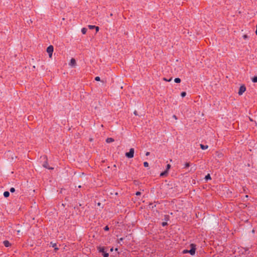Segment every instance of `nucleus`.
I'll return each mask as SVG.
<instances>
[{
	"instance_id": "5701e85b",
	"label": "nucleus",
	"mask_w": 257,
	"mask_h": 257,
	"mask_svg": "<svg viewBox=\"0 0 257 257\" xmlns=\"http://www.w3.org/2000/svg\"><path fill=\"white\" fill-rule=\"evenodd\" d=\"M189 166H190L189 163H186L185 164V168H188L189 167Z\"/></svg>"
},
{
	"instance_id": "393cba45",
	"label": "nucleus",
	"mask_w": 257,
	"mask_h": 257,
	"mask_svg": "<svg viewBox=\"0 0 257 257\" xmlns=\"http://www.w3.org/2000/svg\"><path fill=\"white\" fill-rule=\"evenodd\" d=\"M95 80L96 81H100V77H99L97 76V77H96L95 78Z\"/></svg>"
},
{
	"instance_id": "4468645a",
	"label": "nucleus",
	"mask_w": 257,
	"mask_h": 257,
	"mask_svg": "<svg viewBox=\"0 0 257 257\" xmlns=\"http://www.w3.org/2000/svg\"><path fill=\"white\" fill-rule=\"evenodd\" d=\"M174 81L176 83H180L181 82V79L179 78H176L174 79Z\"/></svg>"
},
{
	"instance_id": "f8f14e48",
	"label": "nucleus",
	"mask_w": 257,
	"mask_h": 257,
	"mask_svg": "<svg viewBox=\"0 0 257 257\" xmlns=\"http://www.w3.org/2000/svg\"><path fill=\"white\" fill-rule=\"evenodd\" d=\"M9 195H10V193L8 191H5L4 193V196L5 197H8L9 196Z\"/></svg>"
},
{
	"instance_id": "473e14b6",
	"label": "nucleus",
	"mask_w": 257,
	"mask_h": 257,
	"mask_svg": "<svg viewBox=\"0 0 257 257\" xmlns=\"http://www.w3.org/2000/svg\"><path fill=\"white\" fill-rule=\"evenodd\" d=\"M173 118H174L175 119H177V117H176V116L175 115H174L173 116Z\"/></svg>"
},
{
	"instance_id": "a878e982",
	"label": "nucleus",
	"mask_w": 257,
	"mask_h": 257,
	"mask_svg": "<svg viewBox=\"0 0 257 257\" xmlns=\"http://www.w3.org/2000/svg\"><path fill=\"white\" fill-rule=\"evenodd\" d=\"M182 252L183 253H188V250H187V249H185V250H183Z\"/></svg>"
},
{
	"instance_id": "412c9836",
	"label": "nucleus",
	"mask_w": 257,
	"mask_h": 257,
	"mask_svg": "<svg viewBox=\"0 0 257 257\" xmlns=\"http://www.w3.org/2000/svg\"><path fill=\"white\" fill-rule=\"evenodd\" d=\"M243 38L244 39H246L248 38V35L245 34V35H243V36H242Z\"/></svg>"
},
{
	"instance_id": "72a5a7b5",
	"label": "nucleus",
	"mask_w": 257,
	"mask_h": 257,
	"mask_svg": "<svg viewBox=\"0 0 257 257\" xmlns=\"http://www.w3.org/2000/svg\"><path fill=\"white\" fill-rule=\"evenodd\" d=\"M255 34H256V35H257V25H256V26Z\"/></svg>"
},
{
	"instance_id": "ddd939ff",
	"label": "nucleus",
	"mask_w": 257,
	"mask_h": 257,
	"mask_svg": "<svg viewBox=\"0 0 257 257\" xmlns=\"http://www.w3.org/2000/svg\"><path fill=\"white\" fill-rule=\"evenodd\" d=\"M81 32L83 34H85L87 32V29L85 28H82L81 30Z\"/></svg>"
},
{
	"instance_id": "b1692460",
	"label": "nucleus",
	"mask_w": 257,
	"mask_h": 257,
	"mask_svg": "<svg viewBox=\"0 0 257 257\" xmlns=\"http://www.w3.org/2000/svg\"><path fill=\"white\" fill-rule=\"evenodd\" d=\"M10 191L11 192H14L15 191V189L14 188L12 187L10 189Z\"/></svg>"
},
{
	"instance_id": "f257e3e1",
	"label": "nucleus",
	"mask_w": 257,
	"mask_h": 257,
	"mask_svg": "<svg viewBox=\"0 0 257 257\" xmlns=\"http://www.w3.org/2000/svg\"><path fill=\"white\" fill-rule=\"evenodd\" d=\"M190 246L191 249L188 250V253H189L192 255H194L196 250V245L192 243L190 245Z\"/></svg>"
},
{
	"instance_id": "423d86ee",
	"label": "nucleus",
	"mask_w": 257,
	"mask_h": 257,
	"mask_svg": "<svg viewBox=\"0 0 257 257\" xmlns=\"http://www.w3.org/2000/svg\"><path fill=\"white\" fill-rule=\"evenodd\" d=\"M170 167H171V165L170 164H168L167 165L166 170L165 171L161 173V174H160V176H164L166 175L167 174L168 171L170 169Z\"/></svg>"
},
{
	"instance_id": "a211bd4d",
	"label": "nucleus",
	"mask_w": 257,
	"mask_h": 257,
	"mask_svg": "<svg viewBox=\"0 0 257 257\" xmlns=\"http://www.w3.org/2000/svg\"><path fill=\"white\" fill-rule=\"evenodd\" d=\"M144 166L145 167H148L149 166V163L147 162H145L144 163Z\"/></svg>"
},
{
	"instance_id": "9b49d317",
	"label": "nucleus",
	"mask_w": 257,
	"mask_h": 257,
	"mask_svg": "<svg viewBox=\"0 0 257 257\" xmlns=\"http://www.w3.org/2000/svg\"><path fill=\"white\" fill-rule=\"evenodd\" d=\"M200 146L202 150H206V149H207L208 148V146H207V145H202V144H200Z\"/></svg>"
},
{
	"instance_id": "c9c22d12",
	"label": "nucleus",
	"mask_w": 257,
	"mask_h": 257,
	"mask_svg": "<svg viewBox=\"0 0 257 257\" xmlns=\"http://www.w3.org/2000/svg\"><path fill=\"white\" fill-rule=\"evenodd\" d=\"M55 245H56V244H53V247H55Z\"/></svg>"
},
{
	"instance_id": "6ab92c4d",
	"label": "nucleus",
	"mask_w": 257,
	"mask_h": 257,
	"mask_svg": "<svg viewBox=\"0 0 257 257\" xmlns=\"http://www.w3.org/2000/svg\"><path fill=\"white\" fill-rule=\"evenodd\" d=\"M102 254H103V255L104 257H108V253L106 252H104Z\"/></svg>"
},
{
	"instance_id": "39448f33",
	"label": "nucleus",
	"mask_w": 257,
	"mask_h": 257,
	"mask_svg": "<svg viewBox=\"0 0 257 257\" xmlns=\"http://www.w3.org/2000/svg\"><path fill=\"white\" fill-rule=\"evenodd\" d=\"M69 65L72 67H75L76 65V60L74 58H72L70 60Z\"/></svg>"
},
{
	"instance_id": "f3484780",
	"label": "nucleus",
	"mask_w": 257,
	"mask_h": 257,
	"mask_svg": "<svg viewBox=\"0 0 257 257\" xmlns=\"http://www.w3.org/2000/svg\"><path fill=\"white\" fill-rule=\"evenodd\" d=\"M186 95V93L185 92H182L181 93V96L182 97H185Z\"/></svg>"
},
{
	"instance_id": "7c9ffc66",
	"label": "nucleus",
	"mask_w": 257,
	"mask_h": 257,
	"mask_svg": "<svg viewBox=\"0 0 257 257\" xmlns=\"http://www.w3.org/2000/svg\"><path fill=\"white\" fill-rule=\"evenodd\" d=\"M136 194V195H141V192H137Z\"/></svg>"
},
{
	"instance_id": "f704fd0d",
	"label": "nucleus",
	"mask_w": 257,
	"mask_h": 257,
	"mask_svg": "<svg viewBox=\"0 0 257 257\" xmlns=\"http://www.w3.org/2000/svg\"><path fill=\"white\" fill-rule=\"evenodd\" d=\"M134 114H135V115H137V112H136V111H135V112H134Z\"/></svg>"
},
{
	"instance_id": "f03ea898",
	"label": "nucleus",
	"mask_w": 257,
	"mask_h": 257,
	"mask_svg": "<svg viewBox=\"0 0 257 257\" xmlns=\"http://www.w3.org/2000/svg\"><path fill=\"white\" fill-rule=\"evenodd\" d=\"M134 149L133 148H131L129 152H127L125 153V156L128 158H132L134 157Z\"/></svg>"
},
{
	"instance_id": "9d476101",
	"label": "nucleus",
	"mask_w": 257,
	"mask_h": 257,
	"mask_svg": "<svg viewBox=\"0 0 257 257\" xmlns=\"http://www.w3.org/2000/svg\"><path fill=\"white\" fill-rule=\"evenodd\" d=\"M113 141H114V140L111 138H107L106 140V142L107 143H110L113 142Z\"/></svg>"
},
{
	"instance_id": "0eeeda50",
	"label": "nucleus",
	"mask_w": 257,
	"mask_h": 257,
	"mask_svg": "<svg viewBox=\"0 0 257 257\" xmlns=\"http://www.w3.org/2000/svg\"><path fill=\"white\" fill-rule=\"evenodd\" d=\"M98 249L99 250V252H102V253H103L104 252H105V248L104 247H101V246H99L98 247Z\"/></svg>"
},
{
	"instance_id": "7ed1b4c3",
	"label": "nucleus",
	"mask_w": 257,
	"mask_h": 257,
	"mask_svg": "<svg viewBox=\"0 0 257 257\" xmlns=\"http://www.w3.org/2000/svg\"><path fill=\"white\" fill-rule=\"evenodd\" d=\"M47 52L49 54V57H51L53 52V47L51 45L49 46L47 49Z\"/></svg>"
},
{
	"instance_id": "dca6fc26",
	"label": "nucleus",
	"mask_w": 257,
	"mask_h": 257,
	"mask_svg": "<svg viewBox=\"0 0 257 257\" xmlns=\"http://www.w3.org/2000/svg\"><path fill=\"white\" fill-rule=\"evenodd\" d=\"M205 179L206 180H210L211 179V177L210 176L209 174H208L207 175H206L205 177Z\"/></svg>"
},
{
	"instance_id": "c756f323",
	"label": "nucleus",
	"mask_w": 257,
	"mask_h": 257,
	"mask_svg": "<svg viewBox=\"0 0 257 257\" xmlns=\"http://www.w3.org/2000/svg\"><path fill=\"white\" fill-rule=\"evenodd\" d=\"M108 229H109V228H108V227L107 226H105L104 227V230H108Z\"/></svg>"
},
{
	"instance_id": "2eb2a0df",
	"label": "nucleus",
	"mask_w": 257,
	"mask_h": 257,
	"mask_svg": "<svg viewBox=\"0 0 257 257\" xmlns=\"http://www.w3.org/2000/svg\"><path fill=\"white\" fill-rule=\"evenodd\" d=\"M252 81L253 82H257V76H255L252 78Z\"/></svg>"
},
{
	"instance_id": "cd10ccee",
	"label": "nucleus",
	"mask_w": 257,
	"mask_h": 257,
	"mask_svg": "<svg viewBox=\"0 0 257 257\" xmlns=\"http://www.w3.org/2000/svg\"><path fill=\"white\" fill-rule=\"evenodd\" d=\"M162 224V226H165L167 224V223L166 222H163Z\"/></svg>"
},
{
	"instance_id": "1a4fd4ad",
	"label": "nucleus",
	"mask_w": 257,
	"mask_h": 257,
	"mask_svg": "<svg viewBox=\"0 0 257 257\" xmlns=\"http://www.w3.org/2000/svg\"><path fill=\"white\" fill-rule=\"evenodd\" d=\"M4 244L5 245V246L6 247H9V246H10V243L9 242V241L8 240H5L4 241Z\"/></svg>"
},
{
	"instance_id": "bb28decb",
	"label": "nucleus",
	"mask_w": 257,
	"mask_h": 257,
	"mask_svg": "<svg viewBox=\"0 0 257 257\" xmlns=\"http://www.w3.org/2000/svg\"><path fill=\"white\" fill-rule=\"evenodd\" d=\"M164 80H165V81H171L172 78H170V79H166V78H164Z\"/></svg>"
},
{
	"instance_id": "2f4dec72",
	"label": "nucleus",
	"mask_w": 257,
	"mask_h": 257,
	"mask_svg": "<svg viewBox=\"0 0 257 257\" xmlns=\"http://www.w3.org/2000/svg\"><path fill=\"white\" fill-rule=\"evenodd\" d=\"M149 155H150V152H147V153H146V155L147 156H149Z\"/></svg>"
},
{
	"instance_id": "c85d7f7f",
	"label": "nucleus",
	"mask_w": 257,
	"mask_h": 257,
	"mask_svg": "<svg viewBox=\"0 0 257 257\" xmlns=\"http://www.w3.org/2000/svg\"><path fill=\"white\" fill-rule=\"evenodd\" d=\"M94 28L95 29L96 32L98 31V30H99V27H98L95 26Z\"/></svg>"
},
{
	"instance_id": "aec40b11",
	"label": "nucleus",
	"mask_w": 257,
	"mask_h": 257,
	"mask_svg": "<svg viewBox=\"0 0 257 257\" xmlns=\"http://www.w3.org/2000/svg\"><path fill=\"white\" fill-rule=\"evenodd\" d=\"M88 28L90 29H93L95 27V26H93V25H88Z\"/></svg>"
},
{
	"instance_id": "20e7f679",
	"label": "nucleus",
	"mask_w": 257,
	"mask_h": 257,
	"mask_svg": "<svg viewBox=\"0 0 257 257\" xmlns=\"http://www.w3.org/2000/svg\"><path fill=\"white\" fill-rule=\"evenodd\" d=\"M246 90L245 87L244 85H242L240 87L239 91L238 92L239 95H241L245 92Z\"/></svg>"
},
{
	"instance_id": "6e6552de",
	"label": "nucleus",
	"mask_w": 257,
	"mask_h": 257,
	"mask_svg": "<svg viewBox=\"0 0 257 257\" xmlns=\"http://www.w3.org/2000/svg\"><path fill=\"white\" fill-rule=\"evenodd\" d=\"M43 166L44 168H47L48 169H53V168H49L48 167V164L47 162L44 163L43 165Z\"/></svg>"
},
{
	"instance_id": "4be33fe9",
	"label": "nucleus",
	"mask_w": 257,
	"mask_h": 257,
	"mask_svg": "<svg viewBox=\"0 0 257 257\" xmlns=\"http://www.w3.org/2000/svg\"><path fill=\"white\" fill-rule=\"evenodd\" d=\"M123 238H122V237L120 238L118 241V243H121V242L123 240Z\"/></svg>"
},
{
	"instance_id": "e433bc0d",
	"label": "nucleus",
	"mask_w": 257,
	"mask_h": 257,
	"mask_svg": "<svg viewBox=\"0 0 257 257\" xmlns=\"http://www.w3.org/2000/svg\"><path fill=\"white\" fill-rule=\"evenodd\" d=\"M112 250H113V248H111L110 251H112Z\"/></svg>"
}]
</instances>
